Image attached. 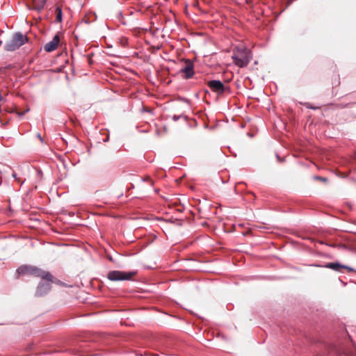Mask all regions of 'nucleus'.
Returning a JSON list of instances; mask_svg holds the SVG:
<instances>
[{
    "label": "nucleus",
    "instance_id": "nucleus-1",
    "mask_svg": "<svg viewBox=\"0 0 356 356\" xmlns=\"http://www.w3.org/2000/svg\"><path fill=\"white\" fill-rule=\"evenodd\" d=\"M232 58L236 66L245 67L252 59L251 51L247 48L236 47L234 49Z\"/></svg>",
    "mask_w": 356,
    "mask_h": 356
},
{
    "label": "nucleus",
    "instance_id": "nucleus-2",
    "mask_svg": "<svg viewBox=\"0 0 356 356\" xmlns=\"http://www.w3.org/2000/svg\"><path fill=\"white\" fill-rule=\"evenodd\" d=\"M17 272L19 275H33L41 277L42 279L46 280L49 282H54V277L50 273L44 271L36 267L22 266L17 270Z\"/></svg>",
    "mask_w": 356,
    "mask_h": 356
},
{
    "label": "nucleus",
    "instance_id": "nucleus-3",
    "mask_svg": "<svg viewBox=\"0 0 356 356\" xmlns=\"http://www.w3.org/2000/svg\"><path fill=\"white\" fill-rule=\"evenodd\" d=\"M26 41L27 38L25 35L21 33H17L10 41L6 43L5 49L10 51H15L24 44Z\"/></svg>",
    "mask_w": 356,
    "mask_h": 356
},
{
    "label": "nucleus",
    "instance_id": "nucleus-4",
    "mask_svg": "<svg viewBox=\"0 0 356 356\" xmlns=\"http://www.w3.org/2000/svg\"><path fill=\"white\" fill-rule=\"evenodd\" d=\"M136 272H124L120 270H112L110 271L107 277L111 281H121V280H129L136 275Z\"/></svg>",
    "mask_w": 356,
    "mask_h": 356
},
{
    "label": "nucleus",
    "instance_id": "nucleus-5",
    "mask_svg": "<svg viewBox=\"0 0 356 356\" xmlns=\"http://www.w3.org/2000/svg\"><path fill=\"white\" fill-rule=\"evenodd\" d=\"M184 66L179 70V73L183 74V76L186 79H191L194 75V65L193 61L186 59L184 62Z\"/></svg>",
    "mask_w": 356,
    "mask_h": 356
},
{
    "label": "nucleus",
    "instance_id": "nucleus-6",
    "mask_svg": "<svg viewBox=\"0 0 356 356\" xmlns=\"http://www.w3.org/2000/svg\"><path fill=\"white\" fill-rule=\"evenodd\" d=\"M208 86L214 92L222 94L225 90L224 84L219 80H212L208 82Z\"/></svg>",
    "mask_w": 356,
    "mask_h": 356
},
{
    "label": "nucleus",
    "instance_id": "nucleus-7",
    "mask_svg": "<svg viewBox=\"0 0 356 356\" xmlns=\"http://www.w3.org/2000/svg\"><path fill=\"white\" fill-rule=\"evenodd\" d=\"M60 42V38L58 34L55 35L52 40L48 42L44 47V49L47 52H51L54 51Z\"/></svg>",
    "mask_w": 356,
    "mask_h": 356
},
{
    "label": "nucleus",
    "instance_id": "nucleus-8",
    "mask_svg": "<svg viewBox=\"0 0 356 356\" xmlns=\"http://www.w3.org/2000/svg\"><path fill=\"white\" fill-rule=\"evenodd\" d=\"M325 268L332 269L336 271H341V269H347L348 271H353V269L349 266L340 264L337 262H330L325 265Z\"/></svg>",
    "mask_w": 356,
    "mask_h": 356
},
{
    "label": "nucleus",
    "instance_id": "nucleus-9",
    "mask_svg": "<svg viewBox=\"0 0 356 356\" xmlns=\"http://www.w3.org/2000/svg\"><path fill=\"white\" fill-rule=\"evenodd\" d=\"M51 289L49 283H40L37 289L36 293L38 296H43L47 293Z\"/></svg>",
    "mask_w": 356,
    "mask_h": 356
},
{
    "label": "nucleus",
    "instance_id": "nucleus-10",
    "mask_svg": "<svg viewBox=\"0 0 356 356\" xmlns=\"http://www.w3.org/2000/svg\"><path fill=\"white\" fill-rule=\"evenodd\" d=\"M46 1L47 0H32L33 8L38 11L42 10L45 6Z\"/></svg>",
    "mask_w": 356,
    "mask_h": 356
},
{
    "label": "nucleus",
    "instance_id": "nucleus-11",
    "mask_svg": "<svg viewBox=\"0 0 356 356\" xmlns=\"http://www.w3.org/2000/svg\"><path fill=\"white\" fill-rule=\"evenodd\" d=\"M56 21L60 22L62 21V10L59 7H56Z\"/></svg>",
    "mask_w": 356,
    "mask_h": 356
},
{
    "label": "nucleus",
    "instance_id": "nucleus-12",
    "mask_svg": "<svg viewBox=\"0 0 356 356\" xmlns=\"http://www.w3.org/2000/svg\"><path fill=\"white\" fill-rule=\"evenodd\" d=\"M305 105L308 108H311V109H313V110L316 109V107L312 106L309 103H306Z\"/></svg>",
    "mask_w": 356,
    "mask_h": 356
},
{
    "label": "nucleus",
    "instance_id": "nucleus-13",
    "mask_svg": "<svg viewBox=\"0 0 356 356\" xmlns=\"http://www.w3.org/2000/svg\"><path fill=\"white\" fill-rule=\"evenodd\" d=\"M317 179H320V181H326V178H323V177H316Z\"/></svg>",
    "mask_w": 356,
    "mask_h": 356
},
{
    "label": "nucleus",
    "instance_id": "nucleus-14",
    "mask_svg": "<svg viewBox=\"0 0 356 356\" xmlns=\"http://www.w3.org/2000/svg\"><path fill=\"white\" fill-rule=\"evenodd\" d=\"M179 118V116H177V115H174V116H173V120H174L175 121H177Z\"/></svg>",
    "mask_w": 356,
    "mask_h": 356
},
{
    "label": "nucleus",
    "instance_id": "nucleus-15",
    "mask_svg": "<svg viewBox=\"0 0 356 356\" xmlns=\"http://www.w3.org/2000/svg\"><path fill=\"white\" fill-rule=\"evenodd\" d=\"M13 177L16 179V180H18L17 178V174L15 172H13Z\"/></svg>",
    "mask_w": 356,
    "mask_h": 356
},
{
    "label": "nucleus",
    "instance_id": "nucleus-16",
    "mask_svg": "<svg viewBox=\"0 0 356 356\" xmlns=\"http://www.w3.org/2000/svg\"><path fill=\"white\" fill-rule=\"evenodd\" d=\"M38 138H40V140H42V138H41V136H40V134H38Z\"/></svg>",
    "mask_w": 356,
    "mask_h": 356
}]
</instances>
